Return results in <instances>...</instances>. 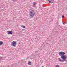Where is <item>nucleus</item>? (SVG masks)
<instances>
[{"label":"nucleus","mask_w":67,"mask_h":67,"mask_svg":"<svg viewBox=\"0 0 67 67\" xmlns=\"http://www.w3.org/2000/svg\"><path fill=\"white\" fill-rule=\"evenodd\" d=\"M36 14V13L35 12L34 10H31L29 14L30 17H31V18H32L34 17Z\"/></svg>","instance_id":"1"},{"label":"nucleus","mask_w":67,"mask_h":67,"mask_svg":"<svg viewBox=\"0 0 67 67\" xmlns=\"http://www.w3.org/2000/svg\"><path fill=\"white\" fill-rule=\"evenodd\" d=\"M61 58L62 60H65V62H66V59H67V56L64 55H62L61 56Z\"/></svg>","instance_id":"2"},{"label":"nucleus","mask_w":67,"mask_h":67,"mask_svg":"<svg viewBox=\"0 0 67 67\" xmlns=\"http://www.w3.org/2000/svg\"><path fill=\"white\" fill-rule=\"evenodd\" d=\"M11 46L14 47H16V42L13 41L11 42Z\"/></svg>","instance_id":"3"},{"label":"nucleus","mask_w":67,"mask_h":67,"mask_svg":"<svg viewBox=\"0 0 67 67\" xmlns=\"http://www.w3.org/2000/svg\"><path fill=\"white\" fill-rule=\"evenodd\" d=\"M7 34H8L9 35H12V34H13V32H12V31H7Z\"/></svg>","instance_id":"4"},{"label":"nucleus","mask_w":67,"mask_h":67,"mask_svg":"<svg viewBox=\"0 0 67 67\" xmlns=\"http://www.w3.org/2000/svg\"><path fill=\"white\" fill-rule=\"evenodd\" d=\"M59 54L60 56H62V55H64L65 54V53L64 52H60Z\"/></svg>","instance_id":"5"},{"label":"nucleus","mask_w":67,"mask_h":67,"mask_svg":"<svg viewBox=\"0 0 67 67\" xmlns=\"http://www.w3.org/2000/svg\"><path fill=\"white\" fill-rule=\"evenodd\" d=\"M49 3H53L54 2V0H48Z\"/></svg>","instance_id":"6"},{"label":"nucleus","mask_w":67,"mask_h":67,"mask_svg":"<svg viewBox=\"0 0 67 67\" xmlns=\"http://www.w3.org/2000/svg\"><path fill=\"white\" fill-rule=\"evenodd\" d=\"M35 4H36V2L33 3V4L32 5L33 7H35Z\"/></svg>","instance_id":"7"},{"label":"nucleus","mask_w":67,"mask_h":67,"mask_svg":"<svg viewBox=\"0 0 67 67\" xmlns=\"http://www.w3.org/2000/svg\"><path fill=\"white\" fill-rule=\"evenodd\" d=\"M58 60L60 62H63V60H62L60 58H59L58 59Z\"/></svg>","instance_id":"8"},{"label":"nucleus","mask_w":67,"mask_h":67,"mask_svg":"<svg viewBox=\"0 0 67 67\" xmlns=\"http://www.w3.org/2000/svg\"><path fill=\"white\" fill-rule=\"evenodd\" d=\"M28 64L29 65H32V63L30 62H28Z\"/></svg>","instance_id":"9"},{"label":"nucleus","mask_w":67,"mask_h":67,"mask_svg":"<svg viewBox=\"0 0 67 67\" xmlns=\"http://www.w3.org/2000/svg\"><path fill=\"white\" fill-rule=\"evenodd\" d=\"M3 44V42L0 41V46H1V45H2Z\"/></svg>","instance_id":"10"},{"label":"nucleus","mask_w":67,"mask_h":67,"mask_svg":"<svg viewBox=\"0 0 67 67\" xmlns=\"http://www.w3.org/2000/svg\"><path fill=\"white\" fill-rule=\"evenodd\" d=\"M20 26L22 27H23L24 29H25V27L23 25H21Z\"/></svg>","instance_id":"11"},{"label":"nucleus","mask_w":67,"mask_h":67,"mask_svg":"<svg viewBox=\"0 0 67 67\" xmlns=\"http://www.w3.org/2000/svg\"><path fill=\"white\" fill-rule=\"evenodd\" d=\"M55 67H60V66L59 65H58V64L55 66Z\"/></svg>","instance_id":"12"},{"label":"nucleus","mask_w":67,"mask_h":67,"mask_svg":"<svg viewBox=\"0 0 67 67\" xmlns=\"http://www.w3.org/2000/svg\"><path fill=\"white\" fill-rule=\"evenodd\" d=\"M64 17H65V16H64V15H63L62 16V18H64Z\"/></svg>","instance_id":"13"},{"label":"nucleus","mask_w":67,"mask_h":67,"mask_svg":"<svg viewBox=\"0 0 67 67\" xmlns=\"http://www.w3.org/2000/svg\"><path fill=\"white\" fill-rule=\"evenodd\" d=\"M65 23H66L65 22H63V24H65Z\"/></svg>","instance_id":"14"},{"label":"nucleus","mask_w":67,"mask_h":67,"mask_svg":"<svg viewBox=\"0 0 67 67\" xmlns=\"http://www.w3.org/2000/svg\"><path fill=\"white\" fill-rule=\"evenodd\" d=\"M12 1H15L16 0H12Z\"/></svg>","instance_id":"15"},{"label":"nucleus","mask_w":67,"mask_h":67,"mask_svg":"<svg viewBox=\"0 0 67 67\" xmlns=\"http://www.w3.org/2000/svg\"><path fill=\"white\" fill-rule=\"evenodd\" d=\"M1 57H0V61H1Z\"/></svg>","instance_id":"16"},{"label":"nucleus","mask_w":67,"mask_h":67,"mask_svg":"<svg viewBox=\"0 0 67 67\" xmlns=\"http://www.w3.org/2000/svg\"><path fill=\"white\" fill-rule=\"evenodd\" d=\"M25 30L24 29H23L21 30V31H24Z\"/></svg>","instance_id":"17"},{"label":"nucleus","mask_w":67,"mask_h":67,"mask_svg":"<svg viewBox=\"0 0 67 67\" xmlns=\"http://www.w3.org/2000/svg\"><path fill=\"white\" fill-rule=\"evenodd\" d=\"M21 63H23V61H21Z\"/></svg>","instance_id":"18"},{"label":"nucleus","mask_w":67,"mask_h":67,"mask_svg":"<svg viewBox=\"0 0 67 67\" xmlns=\"http://www.w3.org/2000/svg\"><path fill=\"white\" fill-rule=\"evenodd\" d=\"M15 64H17V63H15Z\"/></svg>","instance_id":"19"},{"label":"nucleus","mask_w":67,"mask_h":67,"mask_svg":"<svg viewBox=\"0 0 67 67\" xmlns=\"http://www.w3.org/2000/svg\"><path fill=\"white\" fill-rule=\"evenodd\" d=\"M12 65V66H13V65Z\"/></svg>","instance_id":"20"},{"label":"nucleus","mask_w":67,"mask_h":67,"mask_svg":"<svg viewBox=\"0 0 67 67\" xmlns=\"http://www.w3.org/2000/svg\"><path fill=\"white\" fill-rule=\"evenodd\" d=\"M41 67H44V66H42Z\"/></svg>","instance_id":"21"},{"label":"nucleus","mask_w":67,"mask_h":67,"mask_svg":"<svg viewBox=\"0 0 67 67\" xmlns=\"http://www.w3.org/2000/svg\"><path fill=\"white\" fill-rule=\"evenodd\" d=\"M13 65H14V64H13Z\"/></svg>","instance_id":"22"}]
</instances>
